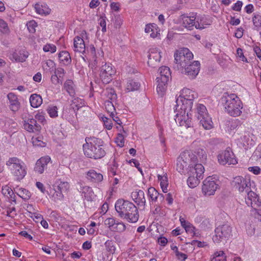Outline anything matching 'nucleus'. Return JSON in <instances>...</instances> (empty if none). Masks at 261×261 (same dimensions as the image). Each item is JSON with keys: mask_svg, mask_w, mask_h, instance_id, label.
Masks as SVG:
<instances>
[{"mask_svg": "<svg viewBox=\"0 0 261 261\" xmlns=\"http://www.w3.org/2000/svg\"><path fill=\"white\" fill-rule=\"evenodd\" d=\"M154 26L153 24H147L146 25L145 28V32L147 33H150V37L152 38H155L156 36V35L154 33L153 30Z\"/></svg>", "mask_w": 261, "mask_h": 261, "instance_id": "54", "label": "nucleus"}, {"mask_svg": "<svg viewBox=\"0 0 261 261\" xmlns=\"http://www.w3.org/2000/svg\"><path fill=\"white\" fill-rule=\"evenodd\" d=\"M232 185L241 193L245 192L247 194L245 196V201L248 206L252 205L254 202V204H259V199L255 193L251 190L250 181L249 178H244L238 176L233 178Z\"/></svg>", "mask_w": 261, "mask_h": 261, "instance_id": "2", "label": "nucleus"}, {"mask_svg": "<svg viewBox=\"0 0 261 261\" xmlns=\"http://www.w3.org/2000/svg\"><path fill=\"white\" fill-rule=\"evenodd\" d=\"M105 247L106 249L110 252H113L115 251V247L114 246V243L111 240H107L105 243Z\"/></svg>", "mask_w": 261, "mask_h": 261, "instance_id": "52", "label": "nucleus"}, {"mask_svg": "<svg viewBox=\"0 0 261 261\" xmlns=\"http://www.w3.org/2000/svg\"><path fill=\"white\" fill-rule=\"evenodd\" d=\"M59 58L60 61L65 65H68L71 62L70 54L67 51H61L59 54Z\"/></svg>", "mask_w": 261, "mask_h": 261, "instance_id": "33", "label": "nucleus"}, {"mask_svg": "<svg viewBox=\"0 0 261 261\" xmlns=\"http://www.w3.org/2000/svg\"><path fill=\"white\" fill-rule=\"evenodd\" d=\"M12 56L15 61L23 62L28 58V53L24 50H21L13 53Z\"/></svg>", "mask_w": 261, "mask_h": 261, "instance_id": "28", "label": "nucleus"}, {"mask_svg": "<svg viewBox=\"0 0 261 261\" xmlns=\"http://www.w3.org/2000/svg\"><path fill=\"white\" fill-rule=\"evenodd\" d=\"M161 51L156 48H151L148 56V64L152 67H155L160 62L161 58Z\"/></svg>", "mask_w": 261, "mask_h": 261, "instance_id": "18", "label": "nucleus"}, {"mask_svg": "<svg viewBox=\"0 0 261 261\" xmlns=\"http://www.w3.org/2000/svg\"><path fill=\"white\" fill-rule=\"evenodd\" d=\"M156 82L158 83L156 91L159 95L163 96L166 90V85L167 83H163V80L156 81Z\"/></svg>", "mask_w": 261, "mask_h": 261, "instance_id": "44", "label": "nucleus"}, {"mask_svg": "<svg viewBox=\"0 0 261 261\" xmlns=\"http://www.w3.org/2000/svg\"><path fill=\"white\" fill-rule=\"evenodd\" d=\"M252 158L256 160L261 159V144L258 145L255 150L254 151Z\"/></svg>", "mask_w": 261, "mask_h": 261, "instance_id": "55", "label": "nucleus"}, {"mask_svg": "<svg viewBox=\"0 0 261 261\" xmlns=\"http://www.w3.org/2000/svg\"><path fill=\"white\" fill-rule=\"evenodd\" d=\"M114 102L112 101H106L105 102V108L108 112L110 113V116H113L114 113L116 112V109Z\"/></svg>", "mask_w": 261, "mask_h": 261, "instance_id": "45", "label": "nucleus"}, {"mask_svg": "<svg viewBox=\"0 0 261 261\" xmlns=\"http://www.w3.org/2000/svg\"><path fill=\"white\" fill-rule=\"evenodd\" d=\"M221 101L226 112L230 116L237 117L242 113V103L234 94L225 93L221 98Z\"/></svg>", "mask_w": 261, "mask_h": 261, "instance_id": "5", "label": "nucleus"}, {"mask_svg": "<svg viewBox=\"0 0 261 261\" xmlns=\"http://www.w3.org/2000/svg\"><path fill=\"white\" fill-rule=\"evenodd\" d=\"M86 143L83 145L84 154L88 158L99 159L106 155V151L103 146V141L101 139L95 137L86 138Z\"/></svg>", "mask_w": 261, "mask_h": 261, "instance_id": "3", "label": "nucleus"}, {"mask_svg": "<svg viewBox=\"0 0 261 261\" xmlns=\"http://www.w3.org/2000/svg\"><path fill=\"white\" fill-rule=\"evenodd\" d=\"M218 185L216 183L213 178L209 176L207 177L203 182V186L202 187V192L205 195H213L217 189L218 188Z\"/></svg>", "mask_w": 261, "mask_h": 261, "instance_id": "14", "label": "nucleus"}, {"mask_svg": "<svg viewBox=\"0 0 261 261\" xmlns=\"http://www.w3.org/2000/svg\"><path fill=\"white\" fill-rule=\"evenodd\" d=\"M232 236V227L228 223L219 225L215 228L213 240L215 243H220L228 240Z\"/></svg>", "mask_w": 261, "mask_h": 261, "instance_id": "8", "label": "nucleus"}, {"mask_svg": "<svg viewBox=\"0 0 261 261\" xmlns=\"http://www.w3.org/2000/svg\"><path fill=\"white\" fill-rule=\"evenodd\" d=\"M113 229L119 232H122L126 229V226L123 222H116Z\"/></svg>", "mask_w": 261, "mask_h": 261, "instance_id": "49", "label": "nucleus"}, {"mask_svg": "<svg viewBox=\"0 0 261 261\" xmlns=\"http://www.w3.org/2000/svg\"><path fill=\"white\" fill-rule=\"evenodd\" d=\"M182 20L183 26L190 30H192L193 27L196 29H203L198 21H196V14L194 13H192L190 16H183Z\"/></svg>", "mask_w": 261, "mask_h": 261, "instance_id": "16", "label": "nucleus"}, {"mask_svg": "<svg viewBox=\"0 0 261 261\" xmlns=\"http://www.w3.org/2000/svg\"><path fill=\"white\" fill-rule=\"evenodd\" d=\"M57 76H58L60 79H62L63 81L64 76L65 74V71L63 68L59 67L57 68H55L54 73Z\"/></svg>", "mask_w": 261, "mask_h": 261, "instance_id": "50", "label": "nucleus"}, {"mask_svg": "<svg viewBox=\"0 0 261 261\" xmlns=\"http://www.w3.org/2000/svg\"><path fill=\"white\" fill-rule=\"evenodd\" d=\"M252 22L254 26L253 29L258 31L261 27V16L254 14L252 17Z\"/></svg>", "mask_w": 261, "mask_h": 261, "instance_id": "40", "label": "nucleus"}, {"mask_svg": "<svg viewBox=\"0 0 261 261\" xmlns=\"http://www.w3.org/2000/svg\"><path fill=\"white\" fill-rule=\"evenodd\" d=\"M102 120L106 127L108 129H111L112 127V124L111 123V121L106 117H102Z\"/></svg>", "mask_w": 261, "mask_h": 261, "instance_id": "61", "label": "nucleus"}, {"mask_svg": "<svg viewBox=\"0 0 261 261\" xmlns=\"http://www.w3.org/2000/svg\"><path fill=\"white\" fill-rule=\"evenodd\" d=\"M77 189L82 195L88 201H91L94 198V193L92 188L85 184L78 182Z\"/></svg>", "mask_w": 261, "mask_h": 261, "instance_id": "17", "label": "nucleus"}, {"mask_svg": "<svg viewBox=\"0 0 261 261\" xmlns=\"http://www.w3.org/2000/svg\"><path fill=\"white\" fill-rule=\"evenodd\" d=\"M119 217L130 223H136L139 217L137 207L132 202L123 199L117 200L115 204Z\"/></svg>", "mask_w": 261, "mask_h": 261, "instance_id": "1", "label": "nucleus"}, {"mask_svg": "<svg viewBox=\"0 0 261 261\" xmlns=\"http://www.w3.org/2000/svg\"><path fill=\"white\" fill-rule=\"evenodd\" d=\"M204 168L201 164L195 165L194 168L190 170L187 179L188 185L192 188L196 187L199 184L200 180L203 177Z\"/></svg>", "mask_w": 261, "mask_h": 261, "instance_id": "9", "label": "nucleus"}, {"mask_svg": "<svg viewBox=\"0 0 261 261\" xmlns=\"http://www.w3.org/2000/svg\"><path fill=\"white\" fill-rule=\"evenodd\" d=\"M194 153L197 157V160L198 158L199 159L200 162H204L206 160V154L205 151L203 148H197Z\"/></svg>", "mask_w": 261, "mask_h": 261, "instance_id": "38", "label": "nucleus"}, {"mask_svg": "<svg viewBox=\"0 0 261 261\" xmlns=\"http://www.w3.org/2000/svg\"><path fill=\"white\" fill-rule=\"evenodd\" d=\"M116 221L113 218H109L105 220V224L107 225L110 228L114 227L116 224Z\"/></svg>", "mask_w": 261, "mask_h": 261, "instance_id": "58", "label": "nucleus"}, {"mask_svg": "<svg viewBox=\"0 0 261 261\" xmlns=\"http://www.w3.org/2000/svg\"><path fill=\"white\" fill-rule=\"evenodd\" d=\"M254 203V202H253ZM259 204L257 205V204H254L252 203V205H250V206L252 208L251 211V214L254 216L256 219H257L260 220L261 222V210L257 209L258 207H259L261 205V201L259 200Z\"/></svg>", "mask_w": 261, "mask_h": 261, "instance_id": "37", "label": "nucleus"}, {"mask_svg": "<svg viewBox=\"0 0 261 261\" xmlns=\"http://www.w3.org/2000/svg\"><path fill=\"white\" fill-rule=\"evenodd\" d=\"M240 120L238 119H232L226 122V126L227 129L232 130L241 126Z\"/></svg>", "mask_w": 261, "mask_h": 261, "instance_id": "34", "label": "nucleus"}, {"mask_svg": "<svg viewBox=\"0 0 261 261\" xmlns=\"http://www.w3.org/2000/svg\"><path fill=\"white\" fill-rule=\"evenodd\" d=\"M116 72L115 69L110 63H105L100 68V77L104 84H108L112 80V75Z\"/></svg>", "mask_w": 261, "mask_h": 261, "instance_id": "12", "label": "nucleus"}, {"mask_svg": "<svg viewBox=\"0 0 261 261\" xmlns=\"http://www.w3.org/2000/svg\"><path fill=\"white\" fill-rule=\"evenodd\" d=\"M197 118L199 120L200 124L205 129L212 128L213 122L208 115L206 107L202 104L197 106Z\"/></svg>", "mask_w": 261, "mask_h": 261, "instance_id": "10", "label": "nucleus"}, {"mask_svg": "<svg viewBox=\"0 0 261 261\" xmlns=\"http://www.w3.org/2000/svg\"><path fill=\"white\" fill-rule=\"evenodd\" d=\"M0 31L3 34H8L9 29L7 23L3 19L0 18Z\"/></svg>", "mask_w": 261, "mask_h": 261, "instance_id": "47", "label": "nucleus"}, {"mask_svg": "<svg viewBox=\"0 0 261 261\" xmlns=\"http://www.w3.org/2000/svg\"><path fill=\"white\" fill-rule=\"evenodd\" d=\"M74 50L79 53H84L85 51V44L84 40L79 36L74 38Z\"/></svg>", "mask_w": 261, "mask_h": 261, "instance_id": "25", "label": "nucleus"}, {"mask_svg": "<svg viewBox=\"0 0 261 261\" xmlns=\"http://www.w3.org/2000/svg\"><path fill=\"white\" fill-rule=\"evenodd\" d=\"M31 106L33 108L39 107L42 103V97L38 94H32L30 97Z\"/></svg>", "mask_w": 261, "mask_h": 261, "instance_id": "29", "label": "nucleus"}, {"mask_svg": "<svg viewBox=\"0 0 261 261\" xmlns=\"http://www.w3.org/2000/svg\"><path fill=\"white\" fill-rule=\"evenodd\" d=\"M237 55L240 60L243 62H247V59L244 56V54L243 53V50L241 48H238L237 49Z\"/></svg>", "mask_w": 261, "mask_h": 261, "instance_id": "60", "label": "nucleus"}, {"mask_svg": "<svg viewBox=\"0 0 261 261\" xmlns=\"http://www.w3.org/2000/svg\"><path fill=\"white\" fill-rule=\"evenodd\" d=\"M47 111L50 117L55 118L58 116V108L56 106H50Z\"/></svg>", "mask_w": 261, "mask_h": 261, "instance_id": "48", "label": "nucleus"}, {"mask_svg": "<svg viewBox=\"0 0 261 261\" xmlns=\"http://www.w3.org/2000/svg\"><path fill=\"white\" fill-rule=\"evenodd\" d=\"M28 29L29 31L31 33H34L36 31V28L37 27V23L34 21L32 20L28 22L27 24Z\"/></svg>", "mask_w": 261, "mask_h": 261, "instance_id": "51", "label": "nucleus"}, {"mask_svg": "<svg viewBox=\"0 0 261 261\" xmlns=\"http://www.w3.org/2000/svg\"><path fill=\"white\" fill-rule=\"evenodd\" d=\"M50 160V158L49 156H45L38 160L34 167V171L39 174L43 173L46 169Z\"/></svg>", "mask_w": 261, "mask_h": 261, "instance_id": "20", "label": "nucleus"}, {"mask_svg": "<svg viewBox=\"0 0 261 261\" xmlns=\"http://www.w3.org/2000/svg\"><path fill=\"white\" fill-rule=\"evenodd\" d=\"M6 165L9 167L11 173L17 181L22 180L27 174V168L24 163L17 158H9Z\"/></svg>", "mask_w": 261, "mask_h": 261, "instance_id": "6", "label": "nucleus"}, {"mask_svg": "<svg viewBox=\"0 0 261 261\" xmlns=\"http://www.w3.org/2000/svg\"><path fill=\"white\" fill-rule=\"evenodd\" d=\"M69 184L67 181H60L57 186V189L62 193H66L69 189Z\"/></svg>", "mask_w": 261, "mask_h": 261, "instance_id": "46", "label": "nucleus"}, {"mask_svg": "<svg viewBox=\"0 0 261 261\" xmlns=\"http://www.w3.org/2000/svg\"><path fill=\"white\" fill-rule=\"evenodd\" d=\"M51 81L52 83L55 85H62L63 83L62 80L60 79L55 74H53L51 76Z\"/></svg>", "mask_w": 261, "mask_h": 261, "instance_id": "57", "label": "nucleus"}, {"mask_svg": "<svg viewBox=\"0 0 261 261\" xmlns=\"http://www.w3.org/2000/svg\"><path fill=\"white\" fill-rule=\"evenodd\" d=\"M2 192L4 195H9L11 197H12V195L13 194L12 189L7 186H6L2 188Z\"/></svg>", "mask_w": 261, "mask_h": 261, "instance_id": "56", "label": "nucleus"}, {"mask_svg": "<svg viewBox=\"0 0 261 261\" xmlns=\"http://www.w3.org/2000/svg\"><path fill=\"white\" fill-rule=\"evenodd\" d=\"M158 180L160 181V186L164 193L167 192L168 186V180L167 174L164 175H158Z\"/></svg>", "mask_w": 261, "mask_h": 261, "instance_id": "31", "label": "nucleus"}, {"mask_svg": "<svg viewBox=\"0 0 261 261\" xmlns=\"http://www.w3.org/2000/svg\"><path fill=\"white\" fill-rule=\"evenodd\" d=\"M239 142L245 149L250 148L254 144V141L250 138V135L248 133H245L242 136H241L239 139Z\"/></svg>", "mask_w": 261, "mask_h": 261, "instance_id": "24", "label": "nucleus"}, {"mask_svg": "<svg viewBox=\"0 0 261 261\" xmlns=\"http://www.w3.org/2000/svg\"><path fill=\"white\" fill-rule=\"evenodd\" d=\"M7 98L9 100L10 110L14 112L18 111L20 108V103L17 96L14 93L10 92L8 94Z\"/></svg>", "mask_w": 261, "mask_h": 261, "instance_id": "21", "label": "nucleus"}, {"mask_svg": "<svg viewBox=\"0 0 261 261\" xmlns=\"http://www.w3.org/2000/svg\"><path fill=\"white\" fill-rule=\"evenodd\" d=\"M24 128L30 133H38L41 129V126L37 120L34 118H29L23 122Z\"/></svg>", "mask_w": 261, "mask_h": 261, "instance_id": "19", "label": "nucleus"}, {"mask_svg": "<svg viewBox=\"0 0 261 261\" xmlns=\"http://www.w3.org/2000/svg\"><path fill=\"white\" fill-rule=\"evenodd\" d=\"M17 193L19 197L25 200H29L31 196V193L28 190L24 188L18 189Z\"/></svg>", "mask_w": 261, "mask_h": 261, "instance_id": "41", "label": "nucleus"}, {"mask_svg": "<svg viewBox=\"0 0 261 261\" xmlns=\"http://www.w3.org/2000/svg\"><path fill=\"white\" fill-rule=\"evenodd\" d=\"M198 94L196 92L191 89L186 88L182 89L181 93L178 97H182L186 100L193 101L194 99L197 98Z\"/></svg>", "mask_w": 261, "mask_h": 261, "instance_id": "26", "label": "nucleus"}, {"mask_svg": "<svg viewBox=\"0 0 261 261\" xmlns=\"http://www.w3.org/2000/svg\"><path fill=\"white\" fill-rule=\"evenodd\" d=\"M153 213L155 215H164L162 207L159 205H156L155 206V209L153 211Z\"/></svg>", "mask_w": 261, "mask_h": 261, "instance_id": "63", "label": "nucleus"}, {"mask_svg": "<svg viewBox=\"0 0 261 261\" xmlns=\"http://www.w3.org/2000/svg\"><path fill=\"white\" fill-rule=\"evenodd\" d=\"M132 197L135 200V202L138 205L144 206L146 204V199L145 198L144 192L141 190L134 191L131 194Z\"/></svg>", "mask_w": 261, "mask_h": 261, "instance_id": "23", "label": "nucleus"}, {"mask_svg": "<svg viewBox=\"0 0 261 261\" xmlns=\"http://www.w3.org/2000/svg\"><path fill=\"white\" fill-rule=\"evenodd\" d=\"M116 142L120 147H122L124 145V140L122 135H119L118 137L117 138Z\"/></svg>", "mask_w": 261, "mask_h": 261, "instance_id": "64", "label": "nucleus"}, {"mask_svg": "<svg viewBox=\"0 0 261 261\" xmlns=\"http://www.w3.org/2000/svg\"><path fill=\"white\" fill-rule=\"evenodd\" d=\"M160 76L157 77L156 81L163 80L164 83H167L171 78L170 68L167 66H162L159 68Z\"/></svg>", "mask_w": 261, "mask_h": 261, "instance_id": "22", "label": "nucleus"}, {"mask_svg": "<svg viewBox=\"0 0 261 261\" xmlns=\"http://www.w3.org/2000/svg\"><path fill=\"white\" fill-rule=\"evenodd\" d=\"M53 197L54 198L55 201L61 200L63 199L64 197L63 193L58 190H55Z\"/></svg>", "mask_w": 261, "mask_h": 261, "instance_id": "59", "label": "nucleus"}, {"mask_svg": "<svg viewBox=\"0 0 261 261\" xmlns=\"http://www.w3.org/2000/svg\"><path fill=\"white\" fill-rule=\"evenodd\" d=\"M197 157L190 150L182 152L177 159L176 170L181 174L186 175L197 165Z\"/></svg>", "mask_w": 261, "mask_h": 261, "instance_id": "4", "label": "nucleus"}, {"mask_svg": "<svg viewBox=\"0 0 261 261\" xmlns=\"http://www.w3.org/2000/svg\"><path fill=\"white\" fill-rule=\"evenodd\" d=\"M193 58L192 53L187 48H184L174 54V68L180 71L189 63Z\"/></svg>", "mask_w": 261, "mask_h": 261, "instance_id": "7", "label": "nucleus"}, {"mask_svg": "<svg viewBox=\"0 0 261 261\" xmlns=\"http://www.w3.org/2000/svg\"><path fill=\"white\" fill-rule=\"evenodd\" d=\"M211 261H226V256L223 251L215 252Z\"/></svg>", "mask_w": 261, "mask_h": 261, "instance_id": "42", "label": "nucleus"}, {"mask_svg": "<svg viewBox=\"0 0 261 261\" xmlns=\"http://www.w3.org/2000/svg\"><path fill=\"white\" fill-rule=\"evenodd\" d=\"M140 87V84L135 80H129L127 83L126 88L128 91L137 90Z\"/></svg>", "mask_w": 261, "mask_h": 261, "instance_id": "36", "label": "nucleus"}, {"mask_svg": "<svg viewBox=\"0 0 261 261\" xmlns=\"http://www.w3.org/2000/svg\"><path fill=\"white\" fill-rule=\"evenodd\" d=\"M148 195L150 198L151 201L155 202L158 201L159 193L153 187H150L148 188Z\"/></svg>", "mask_w": 261, "mask_h": 261, "instance_id": "43", "label": "nucleus"}, {"mask_svg": "<svg viewBox=\"0 0 261 261\" xmlns=\"http://www.w3.org/2000/svg\"><path fill=\"white\" fill-rule=\"evenodd\" d=\"M243 5V3L242 1H238L237 3H236L232 7V9L234 11H240L241 10V8Z\"/></svg>", "mask_w": 261, "mask_h": 261, "instance_id": "62", "label": "nucleus"}, {"mask_svg": "<svg viewBox=\"0 0 261 261\" xmlns=\"http://www.w3.org/2000/svg\"><path fill=\"white\" fill-rule=\"evenodd\" d=\"M56 46L52 44H47L44 46L43 50L44 52L50 51L51 53H54L56 51Z\"/></svg>", "mask_w": 261, "mask_h": 261, "instance_id": "53", "label": "nucleus"}, {"mask_svg": "<svg viewBox=\"0 0 261 261\" xmlns=\"http://www.w3.org/2000/svg\"><path fill=\"white\" fill-rule=\"evenodd\" d=\"M87 178L92 182H99L103 180V175L94 170L89 171L87 173Z\"/></svg>", "mask_w": 261, "mask_h": 261, "instance_id": "27", "label": "nucleus"}, {"mask_svg": "<svg viewBox=\"0 0 261 261\" xmlns=\"http://www.w3.org/2000/svg\"><path fill=\"white\" fill-rule=\"evenodd\" d=\"M176 112V114L175 116L176 117V118L175 119V121H176V119H178V120L179 121L180 125H184L183 122L185 121V120H187V119L190 118L191 116L190 112L188 113V114H184V112L183 111Z\"/></svg>", "mask_w": 261, "mask_h": 261, "instance_id": "35", "label": "nucleus"}, {"mask_svg": "<svg viewBox=\"0 0 261 261\" xmlns=\"http://www.w3.org/2000/svg\"><path fill=\"white\" fill-rule=\"evenodd\" d=\"M35 9L36 12L39 14H48L50 12V10L47 8L45 6L40 5L37 4L35 6Z\"/></svg>", "mask_w": 261, "mask_h": 261, "instance_id": "39", "label": "nucleus"}, {"mask_svg": "<svg viewBox=\"0 0 261 261\" xmlns=\"http://www.w3.org/2000/svg\"><path fill=\"white\" fill-rule=\"evenodd\" d=\"M175 112H184V114H188L191 111L193 101L186 100L182 97H178L176 100Z\"/></svg>", "mask_w": 261, "mask_h": 261, "instance_id": "15", "label": "nucleus"}, {"mask_svg": "<svg viewBox=\"0 0 261 261\" xmlns=\"http://www.w3.org/2000/svg\"><path fill=\"white\" fill-rule=\"evenodd\" d=\"M218 160L219 163L223 165L227 164L235 165L237 163L233 152L228 148L218 155Z\"/></svg>", "mask_w": 261, "mask_h": 261, "instance_id": "13", "label": "nucleus"}, {"mask_svg": "<svg viewBox=\"0 0 261 261\" xmlns=\"http://www.w3.org/2000/svg\"><path fill=\"white\" fill-rule=\"evenodd\" d=\"M64 88L71 96H74L75 90L72 81L70 80H66L64 84Z\"/></svg>", "mask_w": 261, "mask_h": 261, "instance_id": "30", "label": "nucleus"}, {"mask_svg": "<svg viewBox=\"0 0 261 261\" xmlns=\"http://www.w3.org/2000/svg\"><path fill=\"white\" fill-rule=\"evenodd\" d=\"M106 96L107 99L106 101H112L113 102L116 103V101L117 99V95L115 92V91L112 88H109L106 89Z\"/></svg>", "mask_w": 261, "mask_h": 261, "instance_id": "32", "label": "nucleus"}, {"mask_svg": "<svg viewBox=\"0 0 261 261\" xmlns=\"http://www.w3.org/2000/svg\"><path fill=\"white\" fill-rule=\"evenodd\" d=\"M200 68L199 62L197 61L191 62L182 69L181 73L186 75L190 79H194L198 75Z\"/></svg>", "mask_w": 261, "mask_h": 261, "instance_id": "11", "label": "nucleus"}]
</instances>
